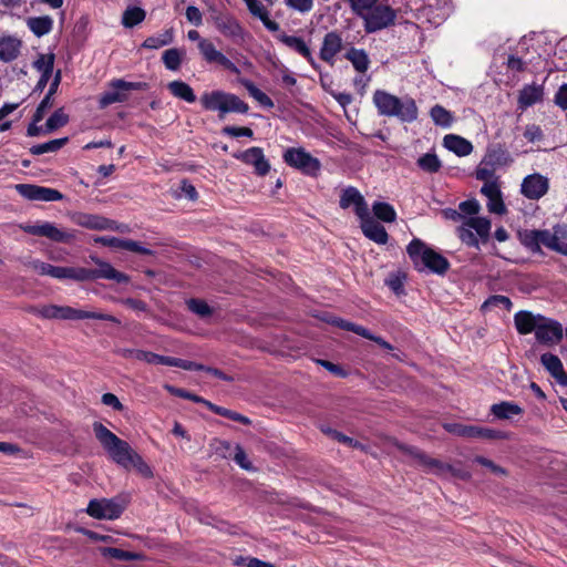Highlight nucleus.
<instances>
[{
	"label": "nucleus",
	"mask_w": 567,
	"mask_h": 567,
	"mask_svg": "<svg viewBox=\"0 0 567 567\" xmlns=\"http://www.w3.org/2000/svg\"><path fill=\"white\" fill-rule=\"evenodd\" d=\"M408 254L420 271L429 270L443 275L450 267V262L444 256L427 247L420 239H414L409 244Z\"/></svg>",
	"instance_id": "5"
},
{
	"label": "nucleus",
	"mask_w": 567,
	"mask_h": 567,
	"mask_svg": "<svg viewBox=\"0 0 567 567\" xmlns=\"http://www.w3.org/2000/svg\"><path fill=\"white\" fill-rule=\"evenodd\" d=\"M476 178L483 181L484 184L498 183L494 168L488 166L485 161L477 167Z\"/></svg>",
	"instance_id": "55"
},
{
	"label": "nucleus",
	"mask_w": 567,
	"mask_h": 567,
	"mask_svg": "<svg viewBox=\"0 0 567 567\" xmlns=\"http://www.w3.org/2000/svg\"><path fill=\"white\" fill-rule=\"evenodd\" d=\"M419 167L426 173H436L440 171L442 163L434 153H426L417 159Z\"/></svg>",
	"instance_id": "47"
},
{
	"label": "nucleus",
	"mask_w": 567,
	"mask_h": 567,
	"mask_svg": "<svg viewBox=\"0 0 567 567\" xmlns=\"http://www.w3.org/2000/svg\"><path fill=\"white\" fill-rule=\"evenodd\" d=\"M323 432L327 433L328 435H330L333 440H336L342 444H346L350 447L360 449V450L363 449V445L360 442L353 440L350 436L344 435L341 432H338L337 430L327 429V430H323Z\"/></svg>",
	"instance_id": "57"
},
{
	"label": "nucleus",
	"mask_w": 567,
	"mask_h": 567,
	"mask_svg": "<svg viewBox=\"0 0 567 567\" xmlns=\"http://www.w3.org/2000/svg\"><path fill=\"white\" fill-rule=\"evenodd\" d=\"M16 190L19 195L29 200L58 202L63 198V195L54 188L33 184H17Z\"/></svg>",
	"instance_id": "18"
},
{
	"label": "nucleus",
	"mask_w": 567,
	"mask_h": 567,
	"mask_svg": "<svg viewBox=\"0 0 567 567\" xmlns=\"http://www.w3.org/2000/svg\"><path fill=\"white\" fill-rule=\"evenodd\" d=\"M277 39L287 48L303 56L311 64L312 68L317 69L318 64L315 61L312 52L302 38L296 35H288L286 33H279L277 35Z\"/></svg>",
	"instance_id": "28"
},
{
	"label": "nucleus",
	"mask_w": 567,
	"mask_h": 567,
	"mask_svg": "<svg viewBox=\"0 0 567 567\" xmlns=\"http://www.w3.org/2000/svg\"><path fill=\"white\" fill-rule=\"evenodd\" d=\"M198 49L204 59L208 63H217L221 65L224 69L235 74H238L240 72L237 65L233 61H230L225 54L218 51L210 41L206 39L199 40Z\"/></svg>",
	"instance_id": "21"
},
{
	"label": "nucleus",
	"mask_w": 567,
	"mask_h": 567,
	"mask_svg": "<svg viewBox=\"0 0 567 567\" xmlns=\"http://www.w3.org/2000/svg\"><path fill=\"white\" fill-rule=\"evenodd\" d=\"M250 14L258 18L259 20L262 19V18H266V14H268V10L264 7V4L261 3V1L259 0H243Z\"/></svg>",
	"instance_id": "61"
},
{
	"label": "nucleus",
	"mask_w": 567,
	"mask_h": 567,
	"mask_svg": "<svg viewBox=\"0 0 567 567\" xmlns=\"http://www.w3.org/2000/svg\"><path fill=\"white\" fill-rule=\"evenodd\" d=\"M458 209L461 214L470 215L471 217H474L473 215L478 214L481 209V205L476 199H468L464 200L458 205Z\"/></svg>",
	"instance_id": "63"
},
{
	"label": "nucleus",
	"mask_w": 567,
	"mask_h": 567,
	"mask_svg": "<svg viewBox=\"0 0 567 567\" xmlns=\"http://www.w3.org/2000/svg\"><path fill=\"white\" fill-rule=\"evenodd\" d=\"M554 102L563 111H567V83L559 86L555 94Z\"/></svg>",
	"instance_id": "64"
},
{
	"label": "nucleus",
	"mask_w": 567,
	"mask_h": 567,
	"mask_svg": "<svg viewBox=\"0 0 567 567\" xmlns=\"http://www.w3.org/2000/svg\"><path fill=\"white\" fill-rule=\"evenodd\" d=\"M444 427L447 432L462 436V437H480L486 440H505L508 439V433L496 431L488 427L475 426V425H464L458 423H447L444 424Z\"/></svg>",
	"instance_id": "14"
},
{
	"label": "nucleus",
	"mask_w": 567,
	"mask_h": 567,
	"mask_svg": "<svg viewBox=\"0 0 567 567\" xmlns=\"http://www.w3.org/2000/svg\"><path fill=\"white\" fill-rule=\"evenodd\" d=\"M69 122V116L63 112L62 109H59L52 113V115L47 120L45 123V132L51 133L62 126H64Z\"/></svg>",
	"instance_id": "48"
},
{
	"label": "nucleus",
	"mask_w": 567,
	"mask_h": 567,
	"mask_svg": "<svg viewBox=\"0 0 567 567\" xmlns=\"http://www.w3.org/2000/svg\"><path fill=\"white\" fill-rule=\"evenodd\" d=\"M522 244L533 252H538V229H530L520 233Z\"/></svg>",
	"instance_id": "53"
},
{
	"label": "nucleus",
	"mask_w": 567,
	"mask_h": 567,
	"mask_svg": "<svg viewBox=\"0 0 567 567\" xmlns=\"http://www.w3.org/2000/svg\"><path fill=\"white\" fill-rule=\"evenodd\" d=\"M145 19V11L138 7H130L123 12L122 23L126 28H133Z\"/></svg>",
	"instance_id": "45"
},
{
	"label": "nucleus",
	"mask_w": 567,
	"mask_h": 567,
	"mask_svg": "<svg viewBox=\"0 0 567 567\" xmlns=\"http://www.w3.org/2000/svg\"><path fill=\"white\" fill-rule=\"evenodd\" d=\"M33 66L41 72V74L52 75L54 66V54H39L38 59L33 62Z\"/></svg>",
	"instance_id": "49"
},
{
	"label": "nucleus",
	"mask_w": 567,
	"mask_h": 567,
	"mask_svg": "<svg viewBox=\"0 0 567 567\" xmlns=\"http://www.w3.org/2000/svg\"><path fill=\"white\" fill-rule=\"evenodd\" d=\"M68 141H69L68 137H62V138L51 140L49 142L42 143V144H37L30 148V153L33 155H42L44 153H54V152H58L59 150H61L68 143Z\"/></svg>",
	"instance_id": "42"
},
{
	"label": "nucleus",
	"mask_w": 567,
	"mask_h": 567,
	"mask_svg": "<svg viewBox=\"0 0 567 567\" xmlns=\"http://www.w3.org/2000/svg\"><path fill=\"white\" fill-rule=\"evenodd\" d=\"M233 460L243 470L248 471V472L255 471V467L252 466L251 462L248 460L246 452L239 444H236L234 446Z\"/></svg>",
	"instance_id": "54"
},
{
	"label": "nucleus",
	"mask_w": 567,
	"mask_h": 567,
	"mask_svg": "<svg viewBox=\"0 0 567 567\" xmlns=\"http://www.w3.org/2000/svg\"><path fill=\"white\" fill-rule=\"evenodd\" d=\"M544 368L560 383H567V375L564 372L560 359L551 353H545L540 358Z\"/></svg>",
	"instance_id": "34"
},
{
	"label": "nucleus",
	"mask_w": 567,
	"mask_h": 567,
	"mask_svg": "<svg viewBox=\"0 0 567 567\" xmlns=\"http://www.w3.org/2000/svg\"><path fill=\"white\" fill-rule=\"evenodd\" d=\"M22 47V42L12 35H6L0 38V61L12 62L16 60Z\"/></svg>",
	"instance_id": "31"
},
{
	"label": "nucleus",
	"mask_w": 567,
	"mask_h": 567,
	"mask_svg": "<svg viewBox=\"0 0 567 567\" xmlns=\"http://www.w3.org/2000/svg\"><path fill=\"white\" fill-rule=\"evenodd\" d=\"M375 106L381 114L390 115V94L384 91H377L373 96Z\"/></svg>",
	"instance_id": "59"
},
{
	"label": "nucleus",
	"mask_w": 567,
	"mask_h": 567,
	"mask_svg": "<svg viewBox=\"0 0 567 567\" xmlns=\"http://www.w3.org/2000/svg\"><path fill=\"white\" fill-rule=\"evenodd\" d=\"M233 156L255 168V173L265 176L270 171V164L266 159L262 148L254 146L244 152L234 153Z\"/></svg>",
	"instance_id": "20"
},
{
	"label": "nucleus",
	"mask_w": 567,
	"mask_h": 567,
	"mask_svg": "<svg viewBox=\"0 0 567 567\" xmlns=\"http://www.w3.org/2000/svg\"><path fill=\"white\" fill-rule=\"evenodd\" d=\"M118 353L125 359H135L152 364L154 352L140 349H121Z\"/></svg>",
	"instance_id": "51"
},
{
	"label": "nucleus",
	"mask_w": 567,
	"mask_h": 567,
	"mask_svg": "<svg viewBox=\"0 0 567 567\" xmlns=\"http://www.w3.org/2000/svg\"><path fill=\"white\" fill-rule=\"evenodd\" d=\"M491 234V221L486 217L464 218L457 228V235L462 243L471 247H478L480 243H486Z\"/></svg>",
	"instance_id": "8"
},
{
	"label": "nucleus",
	"mask_w": 567,
	"mask_h": 567,
	"mask_svg": "<svg viewBox=\"0 0 567 567\" xmlns=\"http://www.w3.org/2000/svg\"><path fill=\"white\" fill-rule=\"evenodd\" d=\"M210 19L217 31L235 42L241 41L245 30L240 22L228 11H221L215 8L210 9Z\"/></svg>",
	"instance_id": "11"
},
{
	"label": "nucleus",
	"mask_w": 567,
	"mask_h": 567,
	"mask_svg": "<svg viewBox=\"0 0 567 567\" xmlns=\"http://www.w3.org/2000/svg\"><path fill=\"white\" fill-rule=\"evenodd\" d=\"M27 25L35 37L41 38L52 31L53 19L50 16L31 17Z\"/></svg>",
	"instance_id": "35"
},
{
	"label": "nucleus",
	"mask_w": 567,
	"mask_h": 567,
	"mask_svg": "<svg viewBox=\"0 0 567 567\" xmlns=\"http://www.w3.org/2000/svg\"><path fill=\"white\" fill-rule=\"evenodd\" d=\"M492 414L499 420H509L515 415L523 414V409L509 401H503L491 406Z\"/></svg>",
	"instance_id": "36"
},
{
	"label": "nucleus",
	"mask_w": 567,
	"mask_h": 567,
	"mask_svg": "<svg viewBox=\"0 0 567 567\" xmlns=\"http://www.w3.org/2000/svg\"><path fill=\"white\" fill-rule=\"evenodd\" d=\"M322 320L336 326V327H339L343 330H347V331H352L361 337H364L367 339H370V340H373L378 343H380L383 348L385 349H390V343L386 342L385 340L379 338V337H374L372 336L368 329H365L364 327L362 326H358L353 322H350V321H347V320H343L341 318H337V317H333V316H326L322 318Z\"/></svg>",
	"instance_id": "26"
},
{
	"label": "nucleus",
	"mask_w": 567,
	"mask_h": 567,
	"mask_svg": "<svg viewBox=\"0 0 567 567\" xmlns=\"http://www.w3.org/2000/svg\"><path fill=\"white\" fill-rule=\"evenodd\" d=\"M169 92L181 100H184L188 103H194L196 101V95L193 89L183 81H172L167 85Z\"/></svg>",
	"instance_id": "38"
},
{
	"label": "nucleus",
	"mask_w": 567,
	"mask_h": 567,
	"mask_svg": "<svg viewBox=\"0 0 567 567\" xmlns=\"http://www.w3.org/2000/svg\"><path fill=\"white\" fill-rule=\"evenodd\" d=\"M346 56L349 61H351L357 71L365 72L368 70L369 60L363 50L352 48L348 51Z\"/></svg>",
	"instance_id": "46"
},
{
	"label": "nucleus",
	"mask_w": 567,
	"mask_h": 567,
	"mask_svg": "<svg viewBox=\"0 0 567 567\" xmlns=\"http://www.w3.org/2000/svg\"><path fill=\"white\" fill-rule=\"evenodd\" d=\"M360 17L364 20L365 31L369 33L375 32L388 27L390 23V8L386 6H374Z\"/></svg>",
	"instance_id": "23"
},
{
	"label": "nucleus",
	"mask_w": 567,
	"mask_h": 567,
	"mask_svg": "<svg viewBox=\"0 0 567 567\" xmlns=\"http://www.w3.org/2000/svg\"><path fill=\"white\" fill-rule=\"evenodd\" d=\"M443 145L457 156H467L473 151V145L470 141L455 134L444 136Z\"/></svg>",
	"instance_id": "33"
},
{
	"label": "nucleus",
	"mask_w": 567,
	"mask_h": 567,
	"mask_svg": "<svg viewBox=\"0 0 567 567\" xmlns=\"http://www.w3.org/2000/svg\"><path fill=\"white\" fill-rule=\"evenodd\" d=\"M543 318L542 315H534L530 311H518L514 316L515 327L520 334H528L530 332H535L536 326Z\"/></svg>",
	"instance_id": "30"
},
{
	"label": "nucleus",
	"mask_w": 567,
	"mask_h": 567,
	"mask_svg": "<svg viewBox=\"0 0 567 567\" xmlns=\"http://www.w3.org/2000/svg\"><path fill=\"white\" fill-rule=\"evenodd\" d=\"M206 406L212 411L214 412L215 414H218L220 416H224V417H227L229 420H233V421H236V422H239L244 425H249L251 424V421L249 417L236 412V411H233V410H229V409H226V408H223V406H219V405H216L212 402H206Z\"/></svg>",
	"instance_id": "41"
},
{
	"label": "nucleus",
	"mask_w": 567,
	"mask_h": 567,
	"mask_svg": "<svg viewBox=\"0 0 567 567\" xmlns=\"http://www.w3.org/2000/svg\"><path fill=\"white\" fill-rule=\"evenodd\" d=\"M184 55V51L173 48L164 51L162 55V61L166 69L171 71H177L182 64V58Z\"/></svg>",
	"instance_id": "44"
},
{
	"label": "nucleus",
	"mask_w": 567,
	"mask_h": 567,
	"mask_svg": "<svg viewBox=\"0 0 567 567\" xmlns=\"http://www.w3.org/2000/svg\"><path fill=\"white\" fill-rule=\"evenodd\" d=\"M342 50V38L336 32H328L320 48V59L328 63H333L334 56Z\"/></svg>",
	"instance_id": "29"
},
{
	"label": "nucleus",
	"mask_w": 567,
	"mask_h": 567,
	"mask_svg": "<svg viewBox=\"0 0 567 567\" xmlns=\"http://www.w3.org/2000/svg\"><path fill=\"white\" fill-rule=\"evenodd\" d=\"M93 432L96 440L114 463L125 470L135 468L144 477L153 476L151 467L126 441L117 437L100 422L93 423Z\"/></svg>",
	"instance_id": "1"
},
{
	"label": "nucleus",
	"mask_w": 567,
	"mask_h": 567,
	"mask_svg": "<svg viewBox=\"0 0 567 567\" xmlns=\"http://www.w3.org/2000/svg\"><path fill=\"white\" fill-rule=\"evenodd\" d=\"M186 305L187 308L199 318H207L213 313L209 305L202 299L192 298L187 300Z\"/></svg>",
	"instance_id": "50"
},
{
	"label": "nucleus",
	"mask_w": 567,
	"mask_h": 567,
	"mask_svg": "<svg viewBox=\"0 0 567 567\" xmlns=\"http://www.w3.org/2000/svg\"><path fill=\"white\" fill-rule=\"evenodd\" d=\"M127 502L122 496L112 498H93L89 502L86 513L95 519L113 520L125 511Z\"/></svg>",
	"instance_id": "9"
},
{
	"label": "nucleus",
	"mask_w": 567,
	"mask_h": 567,
	"mask_svg": "<svg viewBox=\"0 0 567 567\" xmlns=\"http://www.w3.org/2000/svg\"><path fill=\"white\" fill-rule=\"evenodd\" d=\"M76 225L95 230H118L120 227L114 220L99 215L78 214L73 217Z\"/></svg>",
	"instance_id": "24"
},
{
	"label": "nucleus",
	"mask_w": 567,
	"mask_h": 567,
	"mask_svg": "<svg viewBox=\"0 0 567 567\" xmlns=\"http://www.w3.org/2000/svg\"><path fill=\"white\" fill-rule=\"evenodd\" d=\"M20 228L27 234L45 237L55 243L66 244L71 243L75 238L73 233L60 229L50 221L41 224H25L21 225Z\"/></svg>",
	"instance_id": "13"
},
{
	"label": "nucleus",
	"mask_w": 567,
	"mask_h": 567,
	"mask_svg": "<svg viewBox=\"0 0 567 567\" xmlns=\"http://www.w3.org/2000/svg\"><path fill=\"white\" fill-rule=\"evenodd\" d=\"M199 101L204 110L218 112L219 118L228 113L246 114L249 111V105L239 96L221 90L205 92Z\"/></svg>",
	"instance_id": "4"
},
{
	"label": "nucleus",
	"mask_w": 567,
	"mask_h": 567,
	"mask_svg": "<svg viewBox=\"0 0 567 567\" xmlns=\"http://www.w3.org/2000/svg\"><path fill=\"white\" fill-rule=\"evenodd\" d=\"M96 267L94 269L78 267V281H90L96 279L114 280L117 284H127L130 277L116 270L110 262L92 257Z\"/></svg>",
	"instance_id": "10"
},
{
	"label": "nucleus",
	"mask_w": 567,
	"mask_h": 567,
	"mask_svg": "<svg viewBox=\"0 0 567 567\" xmlns=\"http://www.w3.org/2000/svg\"><path fill=\"white\" fill-rule=\"evenodd\" d=\"M410 453L414 456L417 464L421 467H423V470L426 473L440 475V476H443L446 474H452L454 476H460L463 478L467 477V474H461L460 472L455 471L452 467V465L444 463L437 458H433V457L426 455L425 453L420 452L419 450H415V449L410 450Z\"/></svg>",
	"instance_id": "16"
},
{
	"label": "nucleus",
	"mask_w": 567,
	"mask_h": 567,
	"mask_svg": "<svg viewBox=\"0 0 567 567\" xmlns=\"http://www.w3.org/2000/svg\"><path fill=\"white\" fill-rule=\"evenodd\" d=\"M240 83L247 90L249 95L254 97L261 106L267 109L274 107L272 100L265 92L258 89L254 82L244 79L240 81Z\"/></svg>",
	"instance_id": "40"
},
{
	"label": "nucleus",
	"mask_w": 567,
	"mask_h": 567,
	"mask_svg": "<svg viewBox=\"0 0 567 567\" xmlns=\"http://www.w3.org/2000/svg\"><path fill=\"white\" fill-rule=\"evenodd\" d=\"M284 161L308 175H316L320 171V162L303 148H288L284 153Z\"/></svg>",
	"instance_id": "15"
},
{
	"label": "nucleus",
	"mask_w": 567,
	"mask_h": 567,
	"mask_svg": "<svg viewBox=\"0 0 567 567\" xmlns=\"http://www.w3.org/2000/svg\"><path fill=\"white\" fill-rule=\"evenodd\" d=\"M422 0H392V27L405 24L408 35L411 38L410 49H417L423 37L417 20V9H421Z\"/></svg>",
	"instance_id": "3"
},
{
	"label": "nucleus",
	"mask_w": 567,
	"mask_h": 567,
	"mask_svg": "<svg viewBox=\"0 0 567 567\" xmlns=\"http://www.w3.org/2000/svg\"><path fill=\"white\" fill-rule=\"evenodd\" d=\"M173 31L166 30L158 35H152L145 39L142 47L145 49H159L173 42Z\"/></svg>",
	"instance_id": "43"
},
{
	"label": "nucleus",
	"mask_w": 567,
	"mask_h": 567,
	"mask_svg": "<svg viewBox=\"0 0 567 567\" xmlns=\"http://www.w3.org/2000/svg\"><path fill=\"white\" fill-rule=\"evenodd\" d=\"M544 90L542 85L536 83L525 85L518 95V105L519 109L525 110L537 102L543 100Z\"/></svg>",
	"instance_id": "32"
},
{
	"label": "nucleus",
	"mask_w": 567,
	"mask_h": 567,
	"mask_svg": "<svg viewBox=\"0 0 567 567\" xmlns=\"http://www.w3.org/2000/svg\"><path fill=\"white\" fill-rule=\"evenodd\" d=\"M165 389L173 395L175 396H178V398H183V399H187V400H190L193 402H196V403H203L206 405V402H208L207 400H205L204 398L202 396H198L192 392H188L184 389H181V388H175L173 385H168L166 384L165 385Z\"/></svg>",
	"instance_id": "58"
},
{
	"label": "nucleus",
	"mask_w": 567,
	"mask_h": 567,
	"mask_svg": "<svg viewBox=\"0 0 567 567\" xmlns=\"http://www.w3.org/2000/svg\"><path fill=\"white\" fill-rule=\"evenodd\" d=\"M524 137L528 142L535 143V142L542 141L544 137V134H543L540 126H538L536 124H529L525 127Z\"/></svg>",
	"instance_id": "62"
},
{
	"label": "nucleus",
	"mask_w": 567,
	"mask_h": 567,
	"mask_svg": "<svg viewBox=\"0 0 567 567\" xmlns=\"http://www.w3.org/2000/svg\"><path fill=\"white\" fill-rule=\"evenodd\" d=\"M29 266L42 276H50L56 279H73L78 281V267L53 266L40 260H32L29 262Z\"/></svg>",
	"instance_id": "22"
},
{
	"label": "nucleus",
	"mask_w": 567,
	"mask_h": 567,
	"mask_svg": "<svg viewBox=\"0 0 567 567\" xmlns=\"http://www.w3.org/2000/svg\"><path fill=\"white\" fill-rule=\"evenodd\" d=\"M379 0H348L352 11L357 16H361L362 13H367L368 10L377 6Z\"/></svg>",
	"instance_id": "60"
},
{
	"label": "nucleus",
	"mask_w": 567,
	"mask_h": 567,
	"mask_svg": "<svg viewBox=\"0 0 567 567\" xmlns=\"http://www.w3.org/2000/svg\"><path fill=\"white\" fill-rule=\"evenodd\" d=\"M30 312L43 319L82 320L96 319L121 324V321L112 316L96 311H85L69 306L47 305L43 307H31Z\"/></svg>",
	"instance_id": "6"
},
{
	"label": "nucleus",
	"mask_w": 567,
	"mask_h": 567,
	"mask_svg": "<svg viewBox=\"0 0 567 567\" xmlns=\"http://www.w3.org/2000/svg\"><path fill=\"white\" fill-rule=\"evenodd\" d=\"M392 116L402 122H413L417 117V106L412 97H396L392 95Z\"/></svg>",
	"instance_id": "25"
},
{
	"label": "nucleus",
	"mask_w": 567,
	"mask_h": 567,
	"mask_svg": "<svg viewBox=\"0 0 567 567\" xmlns=\"http://www.w3.org/2000/svg\"><path fill=\"white\" fill-rule=\"evenodd\" d=\"M371 215L378 220L381 225L382 223H390V204L383 202H375L372 205V210L370 209Z\"/></svg>",
	"instance_id": "52"
},
{
	"label": "nucleus",
	"mask_w": 567,
	"mask_h": 567,
	"mask_svg": "<svg viewBox=\"0 0 567 567\" xmlns=\"http://www.w3.org/2000/svg\"><path fill=\"white\" fill-rule=\"evenodd\" d=\"M103 555L113 559L130 561L137 558V555L115 547L103 549Z\"/></svg>",
	"instance_id": "56"
},
{
	"label": "nucleus",
	"mask_w": 567,
	"mask_h": 567,
	"mask_svg": "<svg viewBox=\"0 0 567 567\" xmlns=\"http://www.w3.org/2000/svg\"><path fill=\"white\" fill-rule=\"evenodd\" d=\"M549 189V179L538 173L527 175L520 184V193L528 199L538 200Z\"/></svg>",
	"instance_id": "19"
},
{
	"label": "nucleus",
	"mask_w": 567,
	"mask_h": 567,
	"mask_svg": "<svg viewBox=\"0 0 567 567\" xmlns=\"http://www.w3.org/2000/svg\"><path fill=\"white\" fill-rule=\"evenodd\" d=\"M550 250L567 256V226L556 225L553 227Z\"/></svg>",
	"instance_id": "37"
},
{
	"label": "nucleus",
	"mask_w": 567,
	"mask_h": 567,
	"mask_svg": "<svg viewBox=\"0 0 567 567\" xmlns=\"http://www.w3.org/2000/svg\"><path fill=\"white\" fill-rule=\"evenodd\" d=\"M148 89L146 82H128L123 79H113L107 84V90L99 97V107L105 109L114 103H124L130 97L131 91H145Z\"/></svg>",
	"instance_id": "7"
},
{
	"label": "nucleus",
	"mask_w": 567,
	"mask_h": 567,
	"mask_svg": "<svg viewBox=\"0 0 567 567\" xmlns=\"http://www.w3.org/2000/svg\"><path fill=\"white\" fill-rule=\"evenodd\" d=\"M451 12V0H422L417 20L431 27L440 25Z\"/></svg>",
	"instance_id": "12"
},
{
	"label": "nucleus",
	"mask_w": 567,
	"mask_h": 567,
	"mask_svg": "<svg viewBox=\"0 0 567 567\" xmlns=\"http://www.w3.org/2000/svg\"><path fill=\"white\" fill-rule=\"evenodd\" d=\"M564 336L563 326L550 318L543 316L538 326H536L535 337L538 342L546 346H554L560 342Z\"/></svg>",
	"instance_id": "17"
},
{
	"label": "nucleus",
	"mask_w": 567,
	"mask_h": 567,
	"mask_svg": "<svg viewBox=\"0 0 567 567\" xmlns=\"http://www.w3.org/2000/svg\"><path fill=\"white\" fill-rule=\"evenodd\" d=\"M481 193L487 198V209L489 213L497 215L506 213V206L503 202L498 183L484 184Z\"/></svg>",
	"instance_id": "27"
},
{
	"label": "nucleus",
	"mask_w": 567,
	"mask_h": 567,
	"mask_svg": "<svg viewBox=\"0 0 567 567\" xmlns=\"http://www.w3.org/2000/svg\"><path fill=\"white\" fill-rule=\"evenodd\" d=\"M430 116L435 125L443 128H450L454 122V115L440 104L431 109Z\"/></svg>",
	"instance_id": "39"
},
{
	"label": "nucleus",
	"mask_w": 567,
	"mask_h": 567,
	"mask_svg": "<svg viewBox=\"0 0 567 567\" xmlns=\"http://www.w3.org/2000/svg\"><path fill=\"white\" fill-rule=\"evenodd\" d=\"M339 205L342 209L353 207L360 228L368 239L381 245L388 243L389 236L384 226L371 215L367 200L355 187L348 186L342 189Z\"/></svg>",
	"instance_id": "2"
}]
</instances>
